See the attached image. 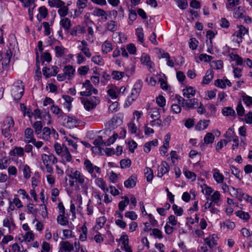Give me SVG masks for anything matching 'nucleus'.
Listing matches in <instances>:
<instances>
[{"mask_svg":"<svg viewBox=\"0 0 252 252\" xmlns=\"http://www.w3.org/2000/svg\"><path fill=\"white\" fill-rule=\"evenodd\" d=\"M80 99L85 109L87 111L94 109L100 102L99 98L96 96H92L90 98L80 97Z\"/></svg>","mask_w":252,"mask_h":252,"instance_id":"f257e3e1","label":"nucleus"},{"mask_svg":"<svg viewBox=\"0 0 252 252\" xmlns=\"http://www.w3.org/2000/svg\"><path fill=\"white\" fill-rule=\"evenodd\" d=\"M178 103L181 104L182 106L186 110L193 109L198 106V99L196 98H192L187 100L180 96H176Z\"/></svg>","mask_w":252,"mask_h":252,"instance_id":"f03ea898","label":"nucleus"},{"mask_svg":"<svg viewBox=\"0 0 252 252\" xmlns=\"http://www.w3.org/2000/svg\"><path fill=\"white\" fill-rule=\"evenodd\" d=\"M21 81H18L17 85L14 86L11 91V95L14 101L18 102L23 95L24 86Z\"/></svg>","mask_w":252,"mask_h":252,"instance_id":"7ed1b4c3","label":"nucleus"},{"mask_svg":"<svg viewBox=\"0 0 252 252\" xmlns=\"http://www.w3.org/2000/svg\"><path fill=\"white\" fill-rule=\"evenodd\" d=\"M14 121L11 117H7L3 120L1 127L2 134L5 137H9L11 135L10 128L13 127Z\"/></svg>","mask_w":252,"mask_h":252,"instance_id":"20e7f679","label":"nucleus"},{"mask_svg":"<svg viewBox=\"0 0 252 252\" xmlns=\"http://www.w3.org/2000/svg\"><path fill=\"white\" fill-rule=\"evenodd\" d=\"M237 28L238 30L234 32L232 34V36H236L237 37L235 42L239 45L243 42L244 36L246 34H249V29L243 25H238Z\"/></svg>","mask_w":252,"mask_h":252,"instance_id":"39448f33","label":"nucleus"},{"mask_svg":"<svg viewBox=\"0 0 252 252\" xmlns=\"http://www.w3.org/2000/svg\"><path fill=\"white\" fill-rule=\"evenodd\" d=\"M43 75L48 78L51 76H55L59 72V68L57 66H53L52 70L50 68L44 67L42 69Z\"/></svg>","mask_w":252,"mask_h":252,"instance_id":"423d86ee","label":"nucleus"},{"mask_svg":"<svg viewBox=\"0 0 252 252\" xmlns=\"http://www.w3.org/2000/svg\"><path fill=\"white\" fill-rule=\"evenodd\" d=\"M169 169L170 167L168 163L165 161H162L160 165L158 166L157 176L161 178L164 174L169 172Z\"/></svg>","mask_w":252,"mask_h":252,"instance_id":"0eeeda50","label":"nucleus"},{"mask_svg":"<svg viewBox=\"0 0 252 252\" xmlns=\"http://www.w3.org/2000/svg\"><path fill=\"white\" fill-rule=\"evenodd\" d=\"M93 85L89 80H86L83 83V87L86 89L85 91L80 92L79 94L81 96H89L92 94V88Z\"/></svg>","mask_w":252,"mask_h":252,"instance_id":"6e6552de","label":"nucleus"},{"mask_svg":"<svg viewBox=\"0 0 252 252\" xmlns=\"http://www.w3.org/2000/svg\"><path fill=\"white\" fill-rule=\"evenodd\" d=\"M137 177L135 174H132L124 182V186L127 189L133 188L136 185Z\"/></svg>","mask_w":252,"mask_h":252,"instance_id":"1a4fd4ad","label":"nucleus"},{"mask_svg":"<svg viewBox=\"0 0 252 252\" xmlns=\"http://www.w3.org/2000/svg\"><path fill=\"white\" fill-rule=\"evenodd\" d=\"M34 138L33 129L30 127L27 128L24 131V141L25 143L26 144H29Z\"/></svg>","mask_w":252,"mask_h":252,"instance_id":"9d476101","label":"nucleus"},{"mask_svg":"<svg viewBox=\"0 0 252 252\" xmlns=\"http://www.w3.org/2000/svg\"><path fill=\"white\" fill-rule=\"evenodd\" d=\"M72 175H69L68 176L72 179H75L77 182L80 184H82L85 182L84 176L81 173L78 171L75 170L73 172L71 171Z\"/></svg>","mask_w":252,"mask_h":252,"instance_id":"9b49d317","label":"nucleus"},{"mask_svg":"<svg viewBox=\"0 0 252 252\" xmlns=\"http://www.w3.org/2000/svg\"><path fill=\"white\" fill-rule=\"evenodd\" d=\"M143 86V82L141 80H138L135 83L133 88L131 90V94L132 95H134V97H138L141 88Z\"/></svg>","mask_w":252,"mask_h":252,"instance_id":"f8f14e48","label":"nucleus"},{"mask_svg":"<svg viewBox=\"0 0 252 252\" xmlns=\"http://www.w3.org/2000/svg\"><path fill=\"white\" fill-rule=\"evenodd\" d=\"M43 164L50 163L55 164L57 162V158L53 154L47 155L46 154H42L41 156Z\"/></svg>","mask_w":252,"mask_h":252,"instance_id":"ddd939ff","label":"nucleus"},{"mask_svg":"<svg viewBox=\"0 0 252 252\" xmlns=\"http://www.w3.org/2000/svg\"><path fill=\"white\" fill-rule=\"evenodd\" d=\"M63 71L66 77H67L68 80L72 79L73 78L75 69L72 65H65L63 68Z\"/></svg>","mask_w":252,"mask_h":252,"instance_id":"4468645a","label":"nucleus"},{"mask_svg":"<svg viewBox=\"0 0 252 252\" xmlns=\"http://www.w3.org/2000/svg\"><path fill=\"white\" fill-rule=\"evenodd\" d=\"M215 140V136L210 132H208L205 135L204 137V143H202L200 145V147L202 149H204L205 148V145H208L209 144H212L214 142Z\"/></svg>","mask_w":252,"mask_h":252,"instance_id":"2eb2a0df","label":"nucleus"},{"mask_svg":"<svg viewBox=\"0 0 252 252\" xmlns=\"http://www.w3.org/2000/svg\"><path fill=\"white\" fill-rule=\"evenodd\" d=\"M213 178L218 184L222 183L224 180V176L221 174L217 168L213 169Z\"/></svg>","mask_w":252,"mask_h":252,"instance_id":"dca6fc26","label":"nucleus"},{"mask_svg":"<svg viewBox=\"0 0 252 252\" xmlns=\"http://www.w3.org/2000/svg\"><path fill=\"white\" fill-rule=\"evenodd\" d=\"M61 248L65 252H70L74 250L73 245L69 241H61L60 244Z\"/></svg>","mask_w":252,"mask_h":252,"instance_id":"f3484780","label":"nucleus"},{"mask_svg":"<svg viewBox=\"0 0 252 252\" xmlns=\"http://www.w3.org/2000/svg\"><path fill=\"white\" fill-rule=\"evenodd\" d=\"M9 155L11 156L22 157L24 155V149L21 147H15L9 152Z\"/></svg>","mask_w":252,"mask_h":252,"instance_id":"a211bd4d","label":"nucleus"},{"mask_svg":"<svg viewBox=\"0 0 252 252\" xmlns=\"http://www.w3.org/2000/svg\"><path fill=\"white\" fill-rule=\"evenodd\" d=\"M214 71L212 70H208L206 71L205 76L201 82L202 84H208L213 79Z\"/></svg>","mask_w":252,"mask_h":252,"instance_id":"6ab92c4d","label":"nucleus"},{"mask_svg":"<svg viewBox=\"0 0 252 252\" xmlns=\"http://www.w3.org/2000/svg\"><path fill=\"white\" fill-rule=\"evenodd\" d=\"M78 121L75 117L67 116V120L66 126L69 128H73L77 126Z\"/></svg>","mask_w":252,"mask_h":252,"instance_id":"aec40b11","label":"nucleus"},{"mask_svg":"<svg viewBox=\"0 0 252 252\" xmlns=\"http://www.w3.org/2000/svg\"><path fill=\"white\" fill-rule=\"evenodd\" d=\"M38 11L40 16L37 15L36 18L39 21H41L42 19H45L48 15V9L45 6H42L39 8Z\"/></svg>","mask_w":252,"mask_h":252,"instance_id":"412c9836","label":"nucleus"},{"mask_svg":"<svg viewBox=\"0 0 252 252\" xmlns=\"http://www.w3.org/2000/svg\"><path fill=\"white\" fill-rule=\"evenodd\" d=\"M122 198L124 200L120 201L118 204L119 209L121 212L124 211L126 207L129 203V199L127 196H123Z\"/></svg>","mask_w":252,"mask_h":252,"instance_id":"4be33fe9","label":"nucleus"},{"mask_svg":"<svg viewBox=\"0 0 252 252\" xmlns=\"http://www.w3.org/2000/svg\"><path fill=\"white\" fill-rule=\"evenodd\" d=\"M209 122L210 120L199 121L195 126L196 129L200 131L206 129L208 126Z\"/></svg>","mask_w":252,"mask_h":252,"instance_id":"5701e85b","label":"nucleus"},{"mask_svg":"<svg viewBox=\"0 0 252 252\" xmlns=\"http://www.w3.org/2000/svg\"><path fill=\"white\" fill-rule=\"evenodd\" d=\"M183 95L187 98H190L191 96H194L195 90L192 87H186V89L183 91Z\"/></svg>","mask_w":252,"mask_h":252,"instance_id":"b1692460","label":"nucleus"},{"mask_svg":"<svg viewBox=\"0 0 252 252\" xmlns=\"http://www.w3.org/2000/svg\"><path fill=\"white\" fill-rule=\"evenodd\" d=\"M32 127L34 129L35 133L36 135H38L40 134L43 129L42 122L39 121H36L32 125Z\"/></svg>","mask_w":252,"mask_h":252,"instance_id":"393cba45","label":"nucleus"},{"mask_svg":"<svg viewBox=\"0 0 252 252\" xmlns=\"http://www.w3.org/2000/svg\"><path fill=\"white\" fill-rule=\"evenodd\" d=\"M101 49L102 51L105 54L110 52L113 49L111 43L108 40H106L102 44Z\"/></svg>","mask_w":252,"mask_h":252,"instance_id":"a878e982","label":"nucleus"},{"mask_svg":"<svg viewBox=\"0 0 252 252\" xmlns=\"http://www.w3.org/2000/svg\"><path fill=\"white\" fill-rule=\"evenodd\" d=\"M96 185L99 187L104 192L108 191V189L106 187V184L103 179L101 178H98L95 181Z\"/></svg>","mask_w":252,"mask_h":252,"instance_id":"bb28decb","label":"nucleus"},{"mask_svg":"<svg viewBox=\"0 0 252 252\" xmlns=\"http://www.w3.org/2000/svg\"><path fill=\"white\" fill-rule=\"evenodd\" d=\"M221 112L224 116H234L236 115L234 110L231 107H224Z\"/></svg>","mask_w":252,"mask_h":252,"instance_id":"cd10ccee","label":"nucleus"},{"mask_svg":"<svg viewBox=\"0 0 252 252\" xmlns=\"http://www.w3.org/2000/svg\"><path fill=\"white\" fill-rule=\"evenodd\" d=\"M242 98L243 102L246 106L250 107L252 106V97L246 94L245 93L243 92Z\"/></svg>","mask_w":252,"mask_h":252,"instance_id":"c85d7f7f","label":"nucleus"},{"mask_svg":"<svg viewBox=\"0 0 252 252\" xmlns=\"http://www.w3.org/2000/svg\"><path fill=\"white\" fill-rule=\"evenodd\" d=\"M42 137L43 140L50 141L51 138V130L48 127H44L42 129Z\"/></svg>","mask_w":252,"mask_h":252,"instance_id":"c756f323","label":"nucleus"},{"mask_svg":"<svg viewBox=\"0 0 252 252\" xmlns=\"http://www.w3.org/2000/svg\"><path fill=\"white\" fill-rule=\"evenodd\" d=\"M60 25L64 30L67 31L70 28L71 23L68 18H63L60 21Z\"/></svg>","mask_w":252,"mask_h":252,"instance_id":"7c9ffc66","label":"nucleus"},{"mask_svg":"<svg viewBox=\"0 0 252 252\" xmlns=\"http://www.w3.org/2000/svg\"><path fill=\"white\" fill-rule=\"evenodd\" d=\"M48 4L51 7L59 8L65 4V2L61 0H49Z\"/></svg>","mask_w":252,"mask_h":252,"instance_id":"2f4dec72","label":"nucleus"},{"mask_svg":"<svg viewBox=\"0 0 252 252\" xmlns=\"http://www.w3.org/2000/svg\"><path fill=\"white\" fill-rule=\"evenodd\" d=\"M106 29L111 32H115L117 30V24L116 22L111 20L106 24Z\"/></svg>","mask_w":252,"mask_h":252,"instance_id":"473e14b6","label":"nucleus"},{"mask_svg":"<svg viewBox=\"0 0 252 252\" xmlns=\"http://www.w3.org/2000/svg\"><path fill=\"white\" fill-rule=\"evenodd\" d=\"M235 214L236 216L245 221H248L250 218V216L248 213L241 210L236 212Z\"/></svg>","mask_w":252,"mask_h":252,"instance_id":"72a5a7b5","label":"nucleus"},{"mask_svg":"<svg viewBox=\"0 0 252 252\" xmlns=\"http://www.w3.org/2000/svg\"><path fill=\"white\" fill-rule=\"evenodd\" d=\"M145 176L148 182H151L153 178L154 174L152 169L149 167H146L145 169Z\"/></svg>","mask_w":252,"mask_h":252,"instance_id":"f704fd0d","label":"nucleus"},{"mask_svg":"<svg viewBox=\"0 0 252 252\" xmlns=\"http://www.w3.org/2000/svg\"><path fill=\"white\" fill-rule=\"evenodd\" d=\"M64 215L65 214H60L57 219V222L63 226L66 225L68 224V220Z\"/></svg>","mask_w":252,"mask_h":252,"instance_id":"c9c22d12","label":"nucleus"},{"mask_svg":"<svg viewBox=\"0 0 252 252\" xmlns=\"http://www.w3.org/2000/svg\"><path fill=\"white\" fill-rule=\"evenodd\" d=\"M55 50L56 57L61 58L64 55L65 48L63 46H56L55 47Z\"/></svg>","mask_w":252,"mask_h":252,"instance_id":"e433bc0d","label":"nucleus"},{"mask_svg":"<svg viewBox=\"0 0 252 252\" xmlns=\"http://www.w3.org/2000/svg\"><path fill=\"white\" fill-rule=\"evenodd\" d=\"M84 165L86 170L90 174H92L94 173V165L91 161L86 159L84 161Z\"/></svg>","mask_w":252,"mask_h":252,"instance_id":"4c0bfd02","label":"nucleus"},{"mask_svg":"<svg viewBox=\"0 0 252 252\" xmlns=\"http://www.w3.org/2000/svg\"><path fill=\"white\" fill-rule=\"evenodd\" d=\"M125 72L119 71H113L111 73V76L113 79L116 80H120L124 77Z\"/></svg>","mask_w":252,"mask_h":252,"instance_id":"58836bf2","label":"nucleus"},{"mask_svg":"<svg viewBox=\"0 0 252 252\" xmlns=\"http://www.w3.org/2000/svg\"><path fill=\"white\" fill-rule=\"evenodd\" d=\"M59 8L58 12L61 17H64L67 15L68 11V7L67 6L64 4L60 6Z\"/></svg>","mask_w":252,"mask_h":252,"instance_id":"ea45409f","label":"nucleus"},{"mask_svg":"<svg viewBox=\"0 0 252 252\" xmlns=\"http://www.w3.org/2000/svg\"><path fill=\"white\" fill-rule=\"evenodd\" d=\"M93 144L95 145L100 151L101 150L100 146H105L104 141L101 136H98L97 138L94 140Z\"/></svg>","mask_w":252,"mask_h":252,"instance_id":"a19ab883","label":"nucleus"},{"mask_svg":"<svg viewBox=\"0 0 252 252\" xmlns=\"http://www.w3.org/2000/svg\"><path fill=\"white\" fill-rule=\"evenodd\" d=\"M136 34L138 40L141 43L144 42V36L142 28H137L136 29Z\"/></svg>","mask_w":252,"mask_h":252,"instance_id":"79ce46f5","label":"nucleus"},{"mask_svg":"<svg viewBox=\"0 0 252 252\" xmlns=\"http://www.w3.org/2000/svg\"><path fill=\"white\" fill-rule=\"evenodd\" d=\"M178 7L182 10L186 9L188 6L187 0H175Z\"/></svg>","mask_w":252,"mask_h":252,"instance_id":"37998d69","label":"nucleus"},{"mask_svg":"<svg viewBox=\"0 0 252 252\" xmlns=\"http://www.w3.org/2000/svg\"><path fill=\"white\" fill-rule=\"evenodd\" d=\"M82 233L80 234L79 239L81 241H84L87 239L88 229L85 224L81 227Z\"/></svg>","mask_w":252,"mask_h":252,"instance_id":"c03bdc74","label":"nucleus"},{"mask_svg":"<svg viewBox=\"0 0 252 252\" xmlns=\"http://www.w3.org/2000/svg\"><path fill=\"white\" fill-rule=\"evenodd\" d=\"M233 16L235 18L237 19L243 18L244 17L243 9L240 6L234 10Z\"/></svg>","mask_w":252,"mask_h":252,"instance_id":"a18cd8bd","label":"nucleus"},{"mask_svg":"<svg viewBox=\"0 0 252 252\" xmlns=\"http://www.w3.org/2000/svg\"><path fill=\"white\" fill-rule=\"evenodd\" d=\"M40 58L43 63H44V62L50 63L52 60L51 55L48 52L43 53L41 55Z\"/></svg>","mask_w":252,"mask_h":252,"instance_id":"49530a36","label":"nucleus"},{"mask_svg":"<svg viewBox=\"0 0 252 252\" xmlns=\"http://www.w3.org/2000/svg\"><path fill=\"white\" fill-rule=\"evenodd\" d=\"M92 61L99 65H103L104 64L103 59L99 55L93 57L92 58Z\"/></svg>","mask_w":252,"mask_h":252,"instance_id":"de8ad7c7","label":"nucleus"},{"mask_svg":"<svg viewBox=\"0 0 252 252\" xmlns=\"http://www.w3.org/2000/svg\"><path fill=\"white\" fill-rule=\"evenodd\" d=\"M236 111L238 115L240 116H242L244 113H245V109L244 107L242 105L241 101L240 100L237 104V107H236Z\"/></svg>","mask_w":252,"mask_h":252,"instance_id":"09e8293b","label":"nucleus"},{"mask_svg":"<svg viewBox=\"0 0 252 252\" xmlns=\"http://www.w3.org/2000/svg\"><path fill=\"white\" fill-rule=\"evenodd\" d=\"M239 0H227L226 7L227 9H230L239 4Z\"/></svg>","mask_w":252,"mask_h":252,"instance_id":"8fccbe9b","label":"nucleus"},{"mask_svg":"<svg viewBox=\"0 0 252 252\" xmlns=\"http://www.w3.org/2000/svg\"><path fill=\"white\" fill-rule=\"evenodd\" d=\"M118 137V134L116 133H114L112 136L110 137L106 142H104L105 146H110L115 142Z\"/></svg>","mask_w":252,"mask_h":252,"instance_id":"3c124183","label":"nucleus"},{"mask_svg":"<svg viewBox=\"0 0 252 252\" xmlns=\"http://www.w3.org/2000/svg\"><path fill=\"white\" fill-rule=\"evenodd\" d=\"M131 162L130 159H122L120 161V165L122 168H127L130 166Z\"/></svg>","mask_w":252,"mask_h":252,"instance_id":"603ef678","label":"nucleus"},{"mask_svg":"<svg viewBox=\"0 0 252 252\" xmlns=\"http://www.w3.org/2000/svg\"><path fill=\"white\" fill-rule=\"evenodd\" d=\"M230 169L231 170V173L233 174L237 179L239 180H241V177H240V170L235 167V166L231 165L230 166Z\"/></svg>","mask_w":252,"mask_h":252,"instance_id":"864d4df0","label":"nucleus"},{"mask_svg":"<svg viewBox=\"0 0 252 252\" xmlns=\"http://www.w3.org/2000/svg\"><path fill=\"white\" fill-rule=\"evenodd\" d=\"M137 14L135 10H129V13L128 15V18L129 20L131 22V23L128 22L129 25H131L133 21H134L137 18Z\"/></svg>","mask_w":252,"mask_h":252,"instance_id":"5fc2aeb1","label":"nucleus"},{"mask_svg":"<svg viewBox=\"0 0 252 252\" xmlns=\"http://www.w3.org/2000/svg\"><path fill=\"white\" fill-rule=\"evenodd\" d=\"M172 209L175 215L178 216H181L183 214V209L181 207H178L176 204L172 205Z\"/></svg>","mask_w":252,"mask_h":252,"instance_id":"6e6d98bb","label":"nucleus"},{"mask_svg":"<svg viewBox=\"0 0 252 252\" xmlns=\"http://www.w3.org/2000/svg\"><path fill=\"white\" fill-rule=\"evenodd\" d=\"M220 197V194L219 191H216L211 196V200L214 203H218Z\"/></svg>","mask_w":252,"mask_h":252,"instance_id":"4d7b16f0","label":"nucleus"},{"mask_svg":"<svg viewBox=\"0 0 252 252\" xmlns=\"http://www.w3.org/2000/svg\"><path fill=\"white\" fill-rule=\"evenodd\" d=\"M89 70V67L88 65L82 66L78 69V72L81 75H86Z\"/></svg>","mask_w":252,"mask_h":252,"instance_id":"13d9d810","label":"nucleus"},{"mask_svg":"<svg viewBox=\"0 0 252 252\" xmlns=\"http://www.w3.org/2000/svg\"><path fill=\"white\" fill-rule=\"evenodd\" d=\"M198 41L195 38H191L190 39L189 42V47L192 50H195L198 46Z\"/></svg>","mask_w":252,"mask_h":252,"instance_id":"bf43d9fd","label":"nucleus"},{"mask_svg":"<svg viewBox=\"0 0 252 252\" xmlns=\"http://www.w3.org/2000/svg\"><path fill=\"white\" fill-rule=\"evenodd\" d=\"M125 216L133 220L137 218V215L134 211H128L125 213Z\"/></svg>","mask_w":252,"mask_h":252,"instance_id":"052dcab7","label":"nucleus"},{"mask_svg":"<svg viewBox=\"0 0 252 252\" xmlns=\"http://www.w3.org/2000/svg\"><path fill=\"white\" fill-rule=\"evenodd\" d=\"M126 49L130 54L134 55L136 53V48L133 43L128 44L126 46Z\"/></svg>","mask_w":252,"mask_h":252,"instance_id":"680f3d73","label":"nucleus"},{"mask_svg":"<svg viewBox=\"0 0 252 252\" xmlns=\"http://www.w3.org/2000/svg\"><path fill=\"white\" fill-rule=\"evenodd\" d=\"M156 101L158 105L161 107H163L165 105L166 100L162 95H160L157 97Z\"/></svg>","mask_w":252,"mask_h":252,"instance_id":"e2e57ef3","label":"nucleus"},{"mask_svg":"<svg viewBox=\"0 0 252 252\" xmlns=\"http://www.w3.org/2000/svg\"><path fill=\"white\" fill-rule=\"evenodd\" d=\"M24 239L25 241L30 242L34 239V234L32 231L27 232L26 234L24 236Z\"/></svg>","mask_w":252,"mask_h":252,"instance_id":"0e129e2a","label":"nucleus"},{"mask_svg":"<svg viewBox=\"0 0 252 252\" xmlns=\"http://www.w3.org/2000/svg\"><path fill=\"white\" fill-rule=\"evenodd\" d=\"M94 14L97 17H103V15H106V11L102 9L96 8L94 10Z\"/></svg>","mask_w":252,"mask_h":252,"instance_id":"69168bd1","label":"nucleus"},{"mask_svg":"<svg viewBox=\"0 0 252 252\" xmlns=\"http://www.w3.org/2000/svg\"><path fill=\"white\" fill-rule=\"evenodd\" d=\"M214 84L216 87L221 89H224L226 88L225 82L222 79H217L215 81Z\"/></svg>","mask_w":252,"mask_h":252,"instance_id":"338daca9","label":"nucleus"},{"mask_svg":"<svg viewBox=\"0 0 252 252\" xmlns=\"http://www.w3.org/2000/svg\"><path fill=\"white\" fill-rule=\"evenodd\" d=\"M199 60L201 61L209 62L212 60L213 57L206 54H201L199 57Z\"/></svg>","mask_w":252,"mask_h":252,"instance_id":"774afa93","label":"nucleus"}]
</instances>
